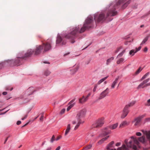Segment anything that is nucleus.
I'll return each instance as SVG.
<instances>
[{
	"label": "nucleus",
	"mask_w": 150,
	"mask_h": 150,
	"mask_svg": "<svg viewBox=\"0 0 150 150\" xmlns=\"http://www.w3.org/2000/svg\"><path fill=\"white\" fill-rule=\"evenodd\" d=\"M125 52V50H123L122 52H121V53H120L118 54V55L117 56V58H119V57H121L123 55V54Z\"/></svg>",
	"instance_id": "33"
},
{
	"label": "nucleus",
	"mask_w": 150,
	"mask_h": 150,
	"mask_svg": "<svg viewBox=\"0 0 150 150\" xmlns=\"http://www.w3.org/2000/svg\"><path fill=\"white\" fill-rule=\"evenodd\" d=\"M130 0H129L127 3H126L125 4H124L122 6V7L124 8H125L128 5L129 3H130Z\"/></svg>",
	"instance_id": "37"
},
{
	"label": "nucleus",
	"mask_w": 150,
	"mask_h": 150,
	"mask_svg": "<svg viewBox=\"0 0 150 150\" xmlns=\"http://www.w3.org/2000/svg\"><path fill=\"white\" fill-rule=\"evenodd\" d=\"M131 106V103H130L126 105L124 108L122 114L121 115V118L123 119L128 114L129 112V109Z\"/></svg>",
	"instance_id": "6"
},
{
	"label": "nucleus",
	"mask_w": 150,
	"mask_h": 150,
	"mask_svg": "<svg viewBox=\"0 0 150 150\" xmlns=\"http://www.w3.org/2000/svg\"><path fill=\"white\" fill-rule=\"evenodd\" d=\"M141 48V47H139L138 48H136V50H132V56H133L134 55V53H136L138 51L140 50Z\"/></svg>",
	"instance_id": "20"
},
{
	"label": "nucleus",
	"mask_w": 150,
	"mask_h": 150,
	"mask_svg": "<svg viewBox=\"0 0 150 150\" xmlns=\"http://www.w3.org/2000/svg\"><path fill=\"white\" fill-rule=\"evenodd\" d=\"M85 99V98L84 96H83L82 98L79 99V103H80V101L81 99H82L81 100H82V101H84Z\"/></svg>",
	"instance_id": "45"
},
{
	"label": "nucleus",
	"mask_w": 150,
	"mask_h": 150,
	"mask_svg": "<svg viewBox=\"0 0 150 150\" xmlns=\"http://www.w3.org/2000/svg\"><path fill=\"white\" fill-rule=\"evenodd\" d=\"M44 116L43 115H42L41 117H40V120L41 121H43V119Z\"/></svg>",
	"instance_id": "47"
},
{
	"label": "nucleus",
	"mask_w": 150,
	"mask_h": 150,
	"mask_svg": "<svg viewBox=\"0 0 150 150\" xmlns=\"http://www.w3.org/2000/svg\"><path fill=\"white\" fill-rule=\"evenodd\" d=\"M149 74V72H148L145 74L141 78L140 80L141 81H142L144 79H145L146 78Z\"/></svg>",
	"instance_id": "25"
},
{
	"label": "nucleus",
	"mask_w": 150,
	"mask_h": 150,
	"mask_svg": "<svg viewBox=\"0 0 150 150\" xmlns=\"http://www.w3.org/2000/svg\"><path fill=\"white\" fill-rule=\"evenodd\" d=\"M34 53V51L32 49H30L28 50L26 53L25 54V56H23V54L22 53H20L19 54H20L19 56L17 57L15 61L14 62V65H16L17 66H20L21 65L23 62V61L24 59L25 58H27L28 57H30L33 53Z\"/></svg>",
	"instance_id": "3"
},
{
	"label": "nucleus",
	"mask_w": 150,
	"mask_h": 150,
	"mask_svg": "<svg viewBox=\"0 0 150 150\" xmlns=\"http://www.w3.org/2000/svg\"><path fill=\"white\" fill-rule=\"evenodd\" d=\"M111 132V131L110 130H105V131H104L103 132V134L104 136H106L108 134L110 133Z\"/></svg>",
	"instance_id": "31"
},
{
	"label": "nucleus",
	"mask_w": 150,
	"mask_h": 150,
	"mask_svg": "<svg viewBox=\"0 0 150 150\" xmlns=\"http://www.w3.org/2000/svg\"><path fill=\"white\" fill-rule=\"evenodd\" d=\"M43 50V47L42 45H38L36 46V48L34 51V54L35 55H38L40 53L41 51Z\"/></svg>",
	"instance_id": "11"
},
{
	"label": "nucleus",
	"mask_w": 150,
	"mask_h": 150,
	"mask_svg": "<svg viewBox=\"0 0 150 150\" xmlns=\"http://www.w3.org/2000/svg\"><path fill=\"white\" fill-rule=\"evenodd\" d=\"M124 62V59L123 58L119 59L117 62V63L119 64L120 63H123Z\"/></svg>",
	"instance_id": "28"
},
{
	"label": "nucleus",
	"mask_w": 150,
	"mask_h": 150,
	"mask_svg": "<svg viewBox=\"0 0 150 150\" xmlns=\"http://www.w3.org/2000/svg\"><path fill=\"white\" fill-rule=\"evenodd\" d=\"M131 34H129L127 36L125 37V39L127 40L125 43V45H130L131 41Z\"/></svg>",
	"instance_id": "15"
},
{
	"label": "nucleus",
	"mask_w": 150,
	"mask_h": 150,
	"mask_svg": "<svg viewBox=\"0 0 150 150\" xmlns=\"http://www.w3.org/2000/svg\"><path fill=\"white\" fill-rule=\"evenodd\" d=\"M86 111L84 110H82L79 111L76 115V117L78 120H81V119L83 118L86 114Z\"/></svg>",
	"instance_id": "8"
},
{
	"label": "nucleus",
	"mask_w": 150,
	"mask_h": 150,
	"mask_svg": "<svg viewBox=\"0 0 150 150\" xmlns=\"http://www.w3.org/2000/svg\"><path fill=\"white\" fill-rule=\"evenodd\" d=\"M65 109H64V108L61 111V112H60L61 114H63L65 112Z\"/></svg>",
	"instance_id": "48"
},
{
	"label": "nucleus",
	"mask_w": 150,
	"mask_h": 150,
	"mask_svg": "<svg viewBox=\"0 0 150 150\" xmlns=\"http://www.w3.org/2000/svg\"><path fill=\"white\" fill-rule=\"evenodd\" d=\"M60 146H59L57 147V148L55 149V150H59L60 149Z\"/></svg>",
	"instance_id": "56"
},
{
	"label": "nucleus",
	"mask_w": 150,
	"mask_h": 150,
	"mask_svg": "<svg viewBox=\"0 0 150 150\" xmlns=\"http://www.w3.org/2000/svg\"><path fill=\"white\" fill-rule=\"evenodd\" d=\"M119 78V77L116 78L112 83L111 87L113 89L115 88V86L116 85L118 82Z\"/></svg>",
	"instance_id": "17"
},
{
	"label": "nucleus",
	"mask_w": 150,
	"mask_h": 150,
	"mask_svg": "<svg viewBox=\"0 0 150 150\" xmlns=\"http://www.w3.org/2000/svg\"><path fill=\"white\" fill-rule=\"evenodd\" d=\"M132 148L135 150H136L137 149L136 146L135 145H133L132 146Z\"/></svg>",
	"instance_id": "51"
},
{
	"label": "nucleus",
	"mask_w": 150,
	"mask_h": 150,
	"mask_svg": "<svg viewBox=\"0 0 150 150\" xmlns=\"http://www.w3.org/2000/svg\"><path fill=\"white\" fill-rule=\"evenodd\" d=\"M97 88V86L96 85L94 86V87L93 89V91L94 92H95L96 91Z\"/></svg>",
	"instance_id": "50"
},
{
	"label": "nucleus",
	"mask_w": 150,
	"mask_h": 150,
	"mask_svg": "<svg viewBox=\"0 0 150 150\" xmlns=\"http://www.w3.org/2000/svg\"><path fill=\"white\" fill-rule=\"evenodd\" d=\"M120 144L121 143L120 142H118L116 144V146H119L120 145Z\"/></svg>",
	"instance_id": "55"
},
{
	"label": "nucleus",
	"mask_w": 150,
	"mask_h": 150,
	"mask_svg": "<svg viewBox=\"0 0 150 150\" xmlns=\"http://www.w3.org/2000/svg\"><path fill=\"white\" fill-rule=\"evenodd\" d=\"M71 129V125L70 124H69L68 125L67 128L66 130L65 133V135L66 136L67 134L69 132L70 130Z\"/></svg>",
	"instance_id": "21"
},
{
	"label": "nucleus",
	"mask_w": 150,
	"mask_h": 150,
	"mask_svg": "<svg viewBox=\"0 0 150 150\" xmlns=\"http://www.w3.org/2000/svg\"><path fill=\"white\" fill-rule=\"evenodd\" d=\"M108 76L103 78H102V79H101L98 82V84L99 85L101 83H102V82L104 81L105 80L107 79Z\"/></svg>",
	"instance_id": "26"
},
{
	"label": "nucleus",
	"mask_w": 150,
	"mask_h": 150,
	"mask_svg": "<svg viewBox=\"0 0 150 150\" xmlns=\"http://www.w3.org/2000/svg\"><path fill=\"white\" fill-rule=\"evenodd\" d=\"M136 134L137 136H141L142 135V134L140 132H137L136 133Z\"/></svg>",
	"instance_id": "49"
},
{
	"label": "nucleus",
	"mask_w": 150,
	"mask_h": 150,
	"mask_svg": "<svg viewBox=\"0 0 150 150\" xmlns=\"http://www.w3.org/2000/svg\"><path fill=\"white\" fill-rule=\"evenodd\" d=\"M142 69L141 68V67H139L135 72L134 74H133V75L135 76L138 74L142 70Z\"/></svg>",
	"instance_id": "29"
},
{
	"label": "nucleus",
	"mask_w": 150,
	"mask_h": 150,
	"mask_svg": "<svg viewBox=\"0 0 150 150\" xmlns=\"http://www.w3.org/2000/svg\"><path fill=\"white\" fill-rule=\"evenodd\" d=\"M15 60H14L13 59L8 60L6 61L0 63V69H2L4 66H5L7 63H9V62L11 63H13V66H16V65H14V62L15 61Z\"/></svg>",
	"instance_id": "13"
},
{
	"label": "nucleus",
	"mask_w": 150,
	"mask_h": 150,
	"mask_svg": "<svg viewBox=\"0 0 150 150\" xmlns=\"http://www.w3.org/2000/svg\"><path fill=\"white\" fill-rule=\"evenodd\" d=\"M55 140V139L54 136V135H53L52 136V137L51 138V139L50 140V142L52 143H53L54 141Z\"/></svg>",
	"instance_id": "41"
},
{
	"label": "nucleus",
	"mask_w": 150,
	"mask_h": 150,
	"mask_svg": "<svg viewBox=\"0 0 150 150\" xmlns=\"http://www.w3.org/2000/svg\"><path fill=\"white\" fill-rule=\"evenodd\" d=\"M13 89V87H11V86H7L5 87V90L6 91L10 90L11 91Z\"/></svg>",
	"instance_id": "32"
},
{
	"label": "nucleus",
	"mask_w": 150,
	"mask_h": 150,
	"mask_svg": "<svg viewBox=\"0 0 150 150\" xmlns=\"http://www.w3.org/2000/svg\"><path fill=\"white\" fill-rule=\"evenodd\" d=\"M125 142L127 144V146L123 144L121 147L118 148L117 150H129V148L131 147V140L128 143V139H126Z\"/></svg>",
	"instance_id": "5"
},
{
	"label": "nucleus",
	"mask_w": 150,
	"mask_h": 150,
	"mask_svg": "<svg viewBox=\"0 0 150 150\" xmlns=\"http://www.w3.org/2000/svg\"><path fill=\"white\" fill-rule=\"evenodd\" d=\"M62 42V45H65L66 43V42L64 40H63L62 38L60 36V35L58 34L57 37V40L56 41V45H57L58 44L60 43L61 42Z\"/></svg>",
	"instance_id": "12"
},
{
	"label": "nucleus",
	"mask_w": 150,
	"mask_h": 150,
	"mask_svg": "<svg viewBox=\"0 0 150 150\" xmlns=\"http://www.w3.org/2000/svg\"><path fill=\"white\" fill-rule=\"evenodd\" d=\"M127 0H119L117 2L111 3L109 6V9L106 16H105L104 14L103 13L99 14L98 12H97L94 14V19L96 22H103L109 17L115 16L117 13V11H115L116 9L118 8L119 5L123 3Z\"/></svg>",
	"instance_id": "2"
},
{
	"label": "nucleus",
	"mask_w": 150,
	"mask_h": 150,
	"mask_svg": "<svg viewBox=\"0 0 150 150\" xmlns=\"http://www.w3.org/2000/svg\"><path fill=\"white\" fill-rule=\"evenodd\" d=\"M35 91L34 90V88L33 87H30L27 90V95L30 96L32 95Z\"/></svg>",
	"instance_id": "16"
},
{
	"label": "nucleus",
	"mask_w": 150,
	"mask_h": 150,
	"mask_svg": "<svg viewBox=\"0 0 150 150\" xmlns=\"http://www.w3.org/2000/svg\"><path fill=\"white\" fill-rule=\"evenodd\" d=\"M145 105L147 106H150V99L148 100L147 101V103Z\"/></svg>",
	"instance_id": "43"
},
{
	"label": "nucleus",
	"mask_w": 150,
	"mask_h": 150,
	"mask_svg": "<svg viewBox=\"0 0 150 150\" xmlns=\"http://www.w3.org/2000/svg\"><path fill=\"white\" fill-rule=\"evenodd\" d=\"M136 102V101L134 100L132 101V105H134V104Z\"/></svg>",
	"instance_id": "58"
},
{
	"label": "nucleus",
	"mask_w": 150,
	"mask_h": 150,
	"mask_svg": "<svg viewBox=\"0 0 150 150\" xmlns=\"http://www.w3.org/2000/svg\"><path fill=\"white\" fill-rule=\"evenodd\" d=\"M28 114H27L26 115H24V117L22 118L21 119V120H24L25 119H26L27 117H28Z\"/></svg>",
	"instance_id": "44"
},
{
	"label": "nucleus",
	"mask_w": 150,
	"mask_h": 150,
	"mask_svg": "<svg viewBox=\"0 0 150 150\" xmlns=\"http://www.w3.org/2000/svg\"><path fill=\"white\" fill-rule=\"evenodd\" d=\"M72 123L73 124H75L76 123V122L75 121H73L72 122Z\"/></svg>",
	"instance_id": "63"
},
{
	"label": "nucleus",
	"mask_w": 150,
	"mask_h": 150,
	"mask_svg": "<svg viewBox=\"0 0 150 150\" xmlns=\"http://www.w3.org/2000/svg\"><path fill=\"white\" fill-rule=\"evenodd\" d=\"M149 79H146L144 80L142 82H141L137 87L138 89L140 88H143L145 87H146L148 86H150V82L147 83L150 80Z\"/></svg>",
	"instance_id": "7"
},
{
	"label": "nucleus",
	"mask_w": 150,
	"mask_h": 150,
	"mask_svg": "<svg viewBox=\"0 0 150 150\" xmlns=\"http://www.w3.org/2000/svg\"><path fill=\"white\" fill-rule=\"evenodd\" d=\"M44 63L45 64H50V63L48 62L45 61Z\"/></svg>",
	"instance_id": "64"
},
{
	"label": "nucleus",
	"mask_w": 150,
	"mask_h": 150,
	"mask_svg": "<svg viewBox=\"0 0 150 150\" xmlns=\"http://www.w3.org/2000/svg\"><path fill=\"white\" fill-rule=\"evenodd\" d=\"M7 93L6 92L4 91L3 92L2 94L4 95H6L7 94Z\"/></svg>",
	"instance_id": "57"
},
{
	"label": "nucleus",
	"mask_w": 150,
	"mask_h": 150,
	"mask_svg": "<svg viewBox=\"0 0 150 150\" xmlns=\"http://www.w3.org/2000/svg\"><path fill=\"white\" fill-rule=\"evenodd\" d=\"M90 95H91V94L90 93H89L88 94L87 96H86V98H85V99H84V101H83L82 100H82V99H81L80 101V103H84L87 100L88 98L90 96Z\"/></svg>",
	"instance_id": "27"
},
{
	"label": "nucleus",
	"mask_w": 150,
	"mask_h": 150,
	"mask_svg": "<svg viewBox=\"0 0 150 150\" xmlns=\"http://www.w3.org/2000/svg\"><path fill=\"white\" fill-rule=\"evenodd\" d=\"M104 117H102L95 121L92 125L93 127L97 128L101 127L104 123Z\"/></svg>",
	"instance_id": "4"
},
{
	"label": "nucleus",
	"mask_w": 150,
	"mask_h": 150,
	"mask_svg": "<svg viewBox=\"0 0 150 150\" xmlns=\"http://www.w3.org/2000/svg\"><path fill=\"white\" fill-rule=\"evenodd\" d=\"M148 37H146L142 41V43L141 44V45H142L144 44L148 40Z\"/></svg>",
	"instance_id": "36"
},
{
	"label": "nucleus",
	"mask_w": 150,
	"mask_h": 150,
	"mask_svg": "<svg viewBox=\"0 0 150 150\" xmlns=\"http://www.w3.org/2000/svg\"><path fill=\"white\" fill-rule=\"evenodd\" d=\"M122 49V48L121 47H119L115 51L116 53H118L119 52H120L121 50Z\"/></svg>",
	"instance_id": "42"
},
{
	"label": "nucleus",
	"mask_w": 150,
	"mask_h": 150,
	"mask_svg": "<svg viewBox=\"0 0 150 150\" xmlns=\"http://www.w3.org/2000/svg\"><path fill=\"white\" fill-rule=\"evenodd\" d=\"M109 137V136H107L106 137H105V138H103L101 139L100 140L99 142H98V143L99 144H100L101 143H102L103 142L106 140L107 139L108 137Z\"/></svg>",
	"instance_id": "24"
},
{
	"label": "nucleus",
	"mask_w": 150,
	"mask_h": 150,
	"mask_svg": "<svg viewBox=\"0 0 150 150\" xmlns=\"http://www.w3.org/2000/svg\"><path fill=\"white\" fill-rule=\"evenodd\" d=\"M145 122H150V117H148L145 119Z\"/></svg>",
	"instance_id": "46"
},
{
	"label": "nucleus",
	"mask_w": 150,
	"mask_h": 150,
	"mask_svg": "<svg viewBox=\"0 0 150 150\" xmlns=\"http://www.w3.org/2000/svg\"><path fill=\"white\" fill-rule=\"evenodd\" d=\"M109 89L107 88L105 90L103 91L100 94L98 98V99L100 100L104 98L106 96H108L109 93Z\"/></svg>",
	"instance_id": "9"
},
{
	"label": "nucleus",
	"mask_w": 150,
	"mask_h": 150,
	"mask_svg": "<svg viewBox=\"0 0 150 150\" xmlns=\"http://www.w3.org/2000/svg\"><path fill=\"white\" fill-rule=\"evenodd\" d=\"M84 122V121H82L81 120H78V123L74 128V130H76L79 128L80 124L83 123Z\"/></svg>",
	"instance_id": "18"
},
{
	"label": "nucleus",
	"mask_w": 150,
	"mask_h": 150,
	"mask_svg": "<svg viewBox=\"0 0 150 150\" xmlns=\"http://www.w3.org/2000/svg\"><path fill=\"white\" fill-rule=\"evenodd\" d=\"M74 104H72V105H69V107L70 108H71L72 107H73L74 106Z\"/></svg>",
	"instance_id": "60"
},
{
	"label": "nucleus",
	"mask_w": 150,
	"mask_h": 150,
	"mask_svg": "<svg viewBox=\"0 0 150 150\" xmlns=\"http://www.w3.org/2000/svg\"><path fill=\"white\" fill-rule=\"evenodd\" d=\"M75 100V99H73L71 100L68 103L69 105H72L74 104V106L75 105V103L74 102V101Z\"/></svg>",
	"instance_id": "38"
},
{
	"label": "nucleus",
	"mask_w": 150,
	"mask_h": 150,
	"mask_svg": "<svg viewBox=\"0 0 150 150\" xmlns=\"http://www.w3.org/2000/svg\"><path fill=\"white\" fill-rule=\"evenodd\" d=\"M41 45L42 47H43V49H44L43 52H46L49 50L51 48L50 44L48 42H47L46 43H43Z\"/></svg>",
	"instance_id": "10"
},
{
	"label": "nucleus",
	"mask_w": 150,
	"mask_h": 150,
	"mask_svg": "<svg viewBox=\"0 0 150 150\" xmlns=\"http://www.w3.org/2000/svg\"><path fill=\"white\" fill-rule=\"evenodd\" d=\"M138 140L139 141L143 143L145 142L146 141L145 137L144 136L139 137Z\"/></svg>",
	"instance_id": "23"
},
{
	"label": "nucleus",
	"mask_w": 150,
	"mask_h": 150,
	"mask_svg": "<svg viewBox=\"0 0 150 150\" xmlns=\"http://www.w3.org/2000/svg\"><path fill=\"white\" fill-rule=\"evenodd\" d=\"M114 58L113 57H111L109 59H108L107 60L106 64L108 65L114 59Z\"/></svg>",
	"instance_id": "30"
},
{
	"label": "nucleus",
	"mask_w": 150,
	"mask_h": 150,
	"mask_svg": "<svg viewBox=\"0 0 150 150\" xmlns=\"http://www.w3.org/2000/svg\"><path fill=\"white\" fill-rule=\"evenodd\" d=\"M71 109V108H70L69 107V106H68V107H67V111H69L70 109Z\"/></svg>",
	"instance_id": "62"
},
{
	"label": "nucleus",
	"mask_w": 150,
	"mask_h": 150,
	"mask_svg": "<svg viewBox=\"0 0 150 150\" xmlns=\"http://www.w3.org/2000/svg\"><path fill=\"white\" fill-rule=\"evenodd\" d=\"M21 121H18L16 123V124L18 125H20L21 123Z\"/></svg>",
	"instance_id": "53"
},
{
	"label": "nucleus",
	"mask_w": 150,
	"mask_h": 150,
	"mask_svg": "<svg viewBox=\"0 0 150 150\" xmlns=\"http://www.w3.org/2000/svg\"><path fill=\"white\" fill-rule=\"evenodd\" d=\"M118 125V123H117L115 124L109 126V127L110 129H116Z\"/></svg>",
	"instance_id": "19"
},
{
	"label": "nucleus",
	"mask_w": 150,
	"mask_h": 150,
	"mask_svg": "<svg viewBox=\"0 0 150 150\" xmlns=\"http://www.w3.org/2000/svg\"><path fill=\"white\" fill-rule=\"evenodd\" d=\"M145 115H143L135 118L134 121L135 122L134 125L135 126H137L138 125L141 120L142 119L145 117Z\"/></svg>",
	"instance_id": "14"
},
{
	"label": "nucleus",
	"mask_w": 150,
	"mask_h": 150,
	"mask_svg": "<svg viewBox=\"0 0 150 150\" xmlns=\"http://www.w3.org/2000/svg\"><path fill=\"white\" fill-rule=\"evenodd\" d=\"M147 50H148L147 48L146 47H145L144 50V52H146L147 51Z\"/></svg>",
	"instance_id": "54"
},
{
	"label": "nucleus",
	"mask_w": 150,
	"mask_h": 150,
	"mask_svg": "<svg viewBox=\"0 0 150 150\" xmlns=\"http://www.w3.org/2000/svg\"><path fill=\"white\" fill-rule=\"evenodd\" d=\"M9 137H8L6 139V140H5V142H4V144H5L6 143V142H7V140H8V139Z\"/></svg>",
	"instance_id": "61"
},
{
	"label": "nucleus",
	"mask_w": 150,
	"mask_h": 150,
	"mask_svg": "<svg viewBox=\"0 0 150 150\" xmlns=\"http://www.w3.org/2000/svg\"><path fill=\"white\" fill-rule=\"evenodd\" d=\"M92 145L91 144H90L87 146L86 147L83 149L84 150H88L91 148L92 147Z\"/></svg>",
	"instance_id": "35"
},
{
	"label": "nucleus",
	"mask_w": 150,
	"mask_h": 150,
	"mask_svg": "<svg viewBox=\"0 0 150 150\" xmlns=\"http://www.w3.org/2000/svg\"><path fill=\"white\" fill-rule=\"evenodd\" d=\"M114 144V142L112 141L110 142L108 145L107 148V149H109L110 147H112V145Z\"/></svg>",
	"instance_id": "34"
},
{
	"label": "nucleus",
	"mask_w": 150,
	"mask_h": 150,
	"mask_svg": "<svg viewBox=\"0 0 150 150\" xmlns=\"http://www.w3.org/2000/svg\"><path fill=\"white\" fill-rule=\"evenodd\" d=\"M52 149V148L51 147H47V149L45 150H51Z\"/></svg>",
	"instance_id": "59"
},
{
	"label": "nucleus",
	"mask_w": 150,
	"mask_h": 150,
	"mask_svg": "<svg viewBox=\"0 0 150 150\" xmlns=\"http://www.w3.org/2000/svg\"><path fill=\"white\" fill-rule=\"evenodd\" d=\"M62 137L61 136H60L59 137H57V138L55 139V140L56 141H58L59 139L60 138H61Z\"/></svg>",
	"instance_id": "52"
},
{
	"label": "nucleus",
	"mask_w": 150,
	"mask_h": 150,
	"mask_svg": "<svg viewBox=\"0 0 150 150\" xmlns=\"http://www.w3.org/2000/svg\"><path fill=\"white\" fill-rule=\"evenodd\" d=\"M93 22V17L92 16H88L85 21L83 26L79 29L81 26L78 25L75 28L70 29V30H69V33L67 34L63 33L61 34L62 37L66 38L74 39L76 37V35L78 33H82L85 30L88 29L93 27L92 23Z\"/></svg>",
	"instance_id": "1"
},
{
	"label": "nucleus",
	"mask_w": 150,
	"mask_h": 150,
	"mask_svg": "<svg viewBox=\"0 0 150 150\" xmlns=\"http://www.w3.org/2000/svg\"><path fill=\"white\" fill-rule=\"evenodd\" d=\"M129 123L126 121H123L120 125V127H122L123 126L127 125L129 124Z\"/></svg>",
	"instance_id": "22"
},
{
	"label": "nucleus",
	"mask_w": 150,
	"mask_h": 150,
	"mask_svg": "<svg viewBox=\"0 0 150 150\" xmlns=\"http://www.w3.org/2000/svg\"><path fill=\"white\" fill-rule=\"evenodd\" d=\"M78 68H77L76 69H73L72 70H71V71H72L73 72L71 73V74H74L75 73V72H76L78 70Z\"/></svg>",
	"instance_id": "40"
},
{
	"label": "nucleus",
	"mask_w": 150,
	"mask_h": 150,
	"mask_svg": "<svg viewBox=\"0 0 150 150\" xmlns=\"http://www.w3.org/2000/svg\"><path fill=\"white\" fill-rule=\"evenodd\" d=\"M50 73L51 72L50 71L48 70H47L45 71L44 74L45 76H47L50 74Z\"/></svg>",
	"instance_id": "39"
}]
</instances>
